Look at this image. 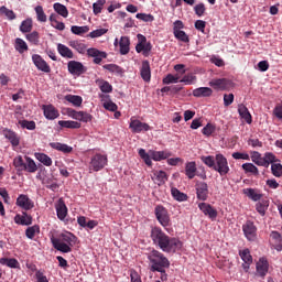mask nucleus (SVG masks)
I'll return each instance as SVG.
<instances>
[{"instance_id": "nucleus-1", "label": "nucleus", "mask_w": 282, "mask_h": 282, "mask_svg": "<svg viewBox=\"0 0 282 282\" xmlns=\"http://www.w3.org/2000/svg\"><path fill=\"white\" fill-rule=\"evenodd\" d=\"M150 239L153 246L169 254H175L177 250H182V240L166 235L160 227H152L150 231Z\"/></svg>"}, {"instance_id": "nucleus-2", "label": "nucleus", "mask_w": 282, "mask_h": 282, "mask_svg": "<svg viewBox=\"0 0 282 282\" xmlns=\"http://www.w3.org/2000/svg\"><path fill=\"white\" fill-rule=\"evenodd\" d=\"M200 160L206 166H208V169H213L214 171L219 173L221 177L230 173L228 159H226V156H224V154L221 153H218L215 156L213 155L202 156Z\"/></svg>"}, {"instance_id": "nucleus-3", "label": "nucleus", "mask_w": 282, "mask_h": 282, "mask_svg": "<svg viewBox=\"0 0 282 282\" xmlns=\"http://www.w3.org/2000/svg\"><path fill=\"white\" fill-rule=\"evenodd\" d=\"M148 261L151 272H156L158 270H169L171 268V261L164 253L159 250L153 249L148 254Z\"/></svg>"}, {"instance_id": "nucleus-4", "label": "nucleus", "mask_w": 282, "mask_h": 282, "mask_svg": "<svg viewBox=\"0 0 282 282\" xmlns=\"http://www.w3.org/2000/svg\"><path fill=\"white\" fill-rule=\"evenodd\" d=\"M51 242L55 250L67 254L68 252H72V248H74V243H76V236L72 232L61 234L58 238H52Z\"/></svg>"}, {"instance_id": "nucleus-5", "label": "nucleus", "mask_w": 282, "mask_h": 282, "mask_svg": "<svg viewBox=\"0 0 282 282\" xmlns=\"http://www.w3.org/2000/svg\"><path fill=\"white\" fill-rule=\"evenodd\" d=\"M108 159L107 155L101 153H96L90 158V162L88 164L89 171H94L95 173H98V171H102L105 169V165L107 164Z\"/></svg>"}, {"instance_id": "nucleus-6", "label": "nucleus", "mask_w": 282, "mask_h": 282, "mask_svg": "<svg viewBox=\"0 0 282 282\" xmlns=\"http://www.w3.org/2000/svg\"><path fill=\"white\" fill-rule=\"evenodd\" d=\"M155 217L163 228H169V226H171V217L169 216V210H166L164 206L158 205L155 207Z\"/></svg>"}, {"instance_id": "nucleus-7", "label": "nucleus", "mask_w": 282, "mask_h": 282, "mask_svg": "<svg viewBox=\"0 0 282 282\" xmlns=\"http://www.w3.org/2000/svg\"><path fill=\"white\" fill-rule=\"evenodd\" d=\"M66 115L73 120H78L79 122H91L93 116L85 111H76L74 108H66Z\"/></svg>"}, {"instance_id": "nucleus-8", "label": "nucleus", "mask_w": 282, "mask_h": 282, "mask_svg": "<svg viewBox=\"0 0 282 282\" xmlns=\"http://www.w3.org/2000/svg\"><path fill=\"white\" fill-rule=\"evenodd\" d=\"M138 40L139 43L135 46V51L138 52V54L142 53L143 56H149L151 50H153V45L151 44V42H147V36L142 34H138Z\"/></svg>"}, {"instance_id": "nucleus-9", "label": "nucleus", "mask_w": 282, "mask_h": 282, "mask_svg": "<svg viewBox=\"0 0 282 282\" xmlns=\"http://www.w3.org/2000/svg\"><path fill=\"white\" fill-rule=\"evenodd\" d=\"M209 87H213L216 91H228L232 87V82L227 78H216L209 82Z\"/></svg>"}, {"instance_id": "nucleus-10", "label": "nucleus", "mask_w": 282, "mask_h": 282, "mask_svg": "<svg viewBox=\"0 0 282 282\" xmlns=\"http://www.w3.org/2000/svg\"><path fill=\"white\" fill-rule=\"evenodd\" d=\"M242 232L248 241H257V226L254 225V221L247 220L242 225Z\"/></svg>"}, {"instance_id": "nucleus-11", "label": "nucleus", "mask_w": 282, "mask_h": 282, "mask_svg": "<svg viewBox=\"0 0 282 282\" xmlns=\"http://www.w3.org/2000/svg\"><path fill=\"white\" fill-rule=\"evenodd\" d=\"M33 65L40 70L44 72V74H50L52 72V67H50V64L39 54L32 55Z\"/></svg>"}, {"instance_id": "nucleus-12", "label": "nucleus", "mask_w": 282, "mask_h": 282, "mask_svg": "<svg viewBox=\"0 0 282 282\" xmlns=\"http://www.w3.org/2000/svg\"><path fill=\"white\" fill-rule=\"evenodd\" d=\"M67 69L73 76H82V74H85V72H87L85 65H83V63L78 61H69L67 63Z\"/></svg>"}, {"instance_id": "nucleus-13", "label": "nucleus", "mask_w": 282, "mask_h": 282, "mask_svg": "<svg viewBox=\"0 0 282 282\" xmlns=\"http://www.w3.org/2000/svg\"><path fill=\"white\" fill-rule=\"evenodd\" d=\"M268 270H270V262H268V258H259L258 262L256 263V272L258 276L264 279V276L268 274Z\"/></svg>"}, {"instance_id": "nucleus-14", "label": "nucleus", "mask_w": 282, "mask_h": 282, "mask_svg": "<svg viewBox=\"0 0 282 282\" xmlns=\"http://www.w3.org/2000/svg\"><path fill=\"white\" fill-rule=\"evenodd\" d=\"M15 204L19 206V208H22V210H32V208H34V202L29 195L24 194L18 196Z\"/></svg>"}, {"instance_id": "nucleus-15", "label": "nucleus", "mask_w": 282, "mask_h": 282, "mask_svg": "<svg viewBox=\"0 0 282 282\" xmlns=\"http://www.w3.org/2000/svg\"><path fill=\"white\" fill-rule=\"evenodd\" d=\"M198 208L199 210H202V213L208 217L209 219H212V221H215L217 219V209H215L210 204L208 203H199L198 204Z\"/></svg>"}, {"instance_id": "nucleus-16", "label": "nucleus", "mask_w": 282, "mask_h": 282, "mask_svg": "<svg viewBox=\"0 0 282 282\" xmlns=\"http://www.w3.org/2000/svg\"><path fill=\"white\" fill-rule=\"evenodd\" d=\"M130 129L132 133H142V131H151V126L144 123L138 119H131Z\"/></svg>"}, {"instance_id": "nucleus-17", "label": "nucleus", "mask_w": 282, "mask_h": 282, "mask_svg": "<svg viewBox=\"0 0 282 282\" xmlns=\"http://www.w3.org/2000/svg\"><path fill=\"white\" fill-rule=\"evenodd\" d=\"M197 199L206 202L208 199V184L206 182H198L195 185Z\"/></svg>"}, {"instance_id": "nucleus-18", "label": "nucleus", "mask_w": 282, "mask_h": 282, "mask_svg": "<svg viewBox=\"0 0 282 282\" xmlns=\"http://www.w3.org/2000/svg\"><path fill=\"white\" fill-rule=\"evenodd\" d=\"M239 257L243 261L242 270L249 272L250 265H252V254H250V249L240 250Z\"/></svg>"}, {"instance_id": "nucleus-19", "label": "nucleus", "mask_w": 282, "mask_h": 282, "mask_svg": "<svg viewBox=\"0 0 282 282\" xmlns=\"http://www.w3.org/2000/svg\"><path fill=\"white\" fill-rule=\"evenodd\" d=\"M87 55L94 58L93 63H95V65H100V63H102V58H107V52H102L94 47L87 50Z\"/></svg>"}, {"instance_id": "nucleus-20", "label": "nucleus", "mask_w": 282, "mask_h": 282, "mask_svg": "<svg viewBox=\"0 0 282 282\" xmlns=\"http://www.w3.org/2000/svg\"><path fill=\"white\" fill-rule=\"evenodd\" d=\"M151 180L154 184H158V186H163V184H166L169 176L166 175V172L162 170H154L152 171Z\"/></svg>"}, {"instance_id": "nucleus-21", "label": "nucleus", "mask_w": 282, "mask_h": 282, "mask_svg": "<svg viewBox=\"0 0 282 282\" xmlns=\"http://www.w3.org/2000/svg\"><path fill=\"white\" fill-rule=\"evenodd\" d=\"M243 195H246L249 199L252 202H261L263 198V194L261 193V189L258 188H245L242 189Z\"/></svg>"}, {"instance_id": "nucleus-22", "label": "nucleus", "mask_w": 282, "mask_h": 282, "mask_svg": "<svg viewBox=\"0 0 282 282\" xmlns=\"http://www.w3.org/2000/svg\"><path fill=\"white\" fill-rule=\"evenodd\" d=\"M140 76L144 83H151V64L147 59L141 64Z\"/></svg>"}, {"instance_id": "nucleus-23", "label": "nucleus", "mask_w": 282, "mask_h": 282, "mask_svg": "<svg viewBox=\"0 0 282 282\" xmlns=\"http://www.w3.org/2000/svg\"><path fill=\"white\" fill-rule=\"evenodd\" d=\"M43 111H44V117L46 120H56V118H58V116H61V113L58 112L56 107H54L52 105H46V106L44 105Z\"/></svg>"}, {"instance_id": "nucleus-24", "label": "nucleus", "mask_w": 282, "mask_h": 282, "mask_svg": "<svg viewBox=\"0 0 282 282\" xmlns=\"http://www.w3.org/2000/svg\"><path fill=\"white\" fill-rule=\"evenodd\" d=\"M3 135L7 140H9V142H11L12 147H19V144H21V138L19 134H17V132L6 129L3 130Z\"/></svg>"}, {"instance_id": "nucleus-25", "label": "nucleus", "mask_w": 282, "mask_h": 282, "mask_svg": "<svg viewBox=\"0 0 282 282\" xmlns=\"http://www.w3.org/2000/svg\"><path fill=\"white\" fill-rule=\"evenodd\" d=\"M15 224L20 226H32V216L28 215V213L23 212L22 215L17 214L14 217Z\"/></svg>"}, {"instance_id": "nucleus-26", "label": "nucleus", "mask_w": 282, "mask_h": 282, "mask_svg": "<svg viewBox=\"0 0 282 282\" xmlns=\"http://www.w3.org/2000/svg\"><path fill=\"white\" fill-rule=\"evenodd\" d=\"M193 96L195 98H210L213 96V88L199 87L193 90Z\"/></svg>"}, {"instance_id": "nucleus-27", "label": "nucleus", "mask_w": 282, "mask_h": 282, "mask_svg": "<svg viewBox=\"0 0 282 282\" xmlns=\"http://www.w3.org/2000/svg\"><path fill=\"white\" fill-rule=\"evenodd\" d=\"M185 175L188 180H194L195 175H197V163L195 161L185 164Z\"/></svg>"}, {"instance_id": "nucleus-28", "label": "nucleus", "mask_w": 282, "mask_h": 282, "mask_svg": "<svg viewBox=\"0 0 282 282\" xmlns=\"http://www.w3.org/2000/svg\"><path fill=\"white\" fill-rule=\"evenodd\" d=\"M238 113L247 122V124H252V115H250V111L248 110V107L245 105H240L238 107Z\"/></svg>"}, {"instance_id": "nucleus-29", "label": "nucleus", "mask_w": 282, "mask_h": 282, "mask_svg": "<svg viewBox=\"0 0 282 282\" xmlns=\"http://www.w3.org/2000/svg\"><path fill=\"white\" fill-rule=\"evenodd\" d=\"M50 147L51 149H55V151H61L62 153H66V154L72 153V151H74V148L61 142H52L50 143Z\"/></svg>"}, {"instance_id": "nucleus-30", "label": "nucleus", "mask_w": 282, "mask_h": 282, "mask_svg": "<svg viewBox=\"0 0 282 282\" xmlns=\"http://www.w3.org/2000/svg\"><path fill=\"white\" fill-rule=\"evenodd\" d=\"M14 50L19 54H25V52H28L30 47L28 46V43L23 39L17 37L14 42Z\"/></svg>"}, {"instance_id": "nucleus-31", "label": "nucleus", "mask_w": 282, "mask_h": 282, "mask_svg": "<svg viewBox=\"0 0 282 282\" xmlns=\"http://www.w3.org/2000/svg\"><path fill=\"white\" fill-rule=\"evenodd\" d=\"M1 265H7L8 268H13L14 270H19L21 268V263L15 258H1Z\"/></svg>"}, {"instance_id": "nucleus-32", "label": "nucleus", "mask_w": 282, "mask_h": 282, "mask_svg": "<svg viewBox=\"0 0 282 282\" xmlns=\"http://www.w3.org/2000/svg\"><path fill=\"white\" fill-rule=\"evenodd\" d=\"M57 52L63 58H74V52L70 51L65 44H57Z\"/></svg>"}, {"instance_id": "nucleus-33", "label": "nucleus", "mask_w": 282, "mask_h": 282, "mask_svg": "<svg viewBox=\"0 0 282 282\" xmlns=\"http://www.w3.org/2000/svg\"><path fill=\"white\" fill-rule=\"evenodd\" d=\"M56 213L61 221H63V219L67 217V205H65V202H63L62 199H59L58 204L56 205Z\"/></svg>"}, {"instance_id": "nucleus-34", "label": "nucleus", "mask_w": 282, "mask_h": 282, "mask_svg": "<svg viewBox=\"0 0 282 282\" xmlns=\"http://www.w3.org/2000/svg\"><path fill=\"white\" fill-rule=\"evenodd\" d=\"M270 206V200L262 199L256 204V210L261 215V217H265V213Z\"/></svg>"}, {"instance_id": "nucleus-35", "label": "nucleus", "mask_w": 282, "mask_h": 282, "mask_svg": "<svg viewBox=\"0 0 282 282\" xmlns=\"http://www.w3.org/2000/svg\"><path fill=\"white\" fill-rule=\"evenodd\" d=\"M129 45H131V41L129 40L128 36H121L120 42H119V47H120V54L122 56L127 55L129 52Z\"/></svg>"}, {"instance_id": "nucleus-36", "label": "nucleus", "mask_w": 282, "mask_h": 282, "mask_svg": "<svg viewBox=\"0 0 282 282\" xmlns=\"http://www.w3.org/2000/svg\"><path fill=\"white\" fill-rule=\"evenodd\" d=\"M24 160H25L24 171H26V173H35L36 171H39V166H36V162H34L32 158L24 156Z\"/></svg>"}, {"instance_id": "nucleus-37", "label": "nucleus", "mask_w": 282, "mask_h": 282, "mask_svg": "<svg viewBox=\"0 0 282 282\" xmlns=\"http://www.w3.org/2000/svg\"><path fill=\"white\" fill-rule=\"evenodd\" d=\"M251 161L257 164V166H268L264 156H261V153L253 151L251 152Z\"/></svg>"}, {"instance_id": "nucleus-38", "label": "nucleus", "mask_w": 282, "mask_h": 282, "mask_svg": "<svg viewBox=\"0 0 282 282\" xmlns=\"http://www.w3.org/2000/svg\"><path fill=\"white\" fill-rule=\"evenodd\" d=\"M53 9L56 13L59 14V17H63L64 19H67V17H69V11L67 10V7H65V4L56 2L53 4Z\"/></svg>"}, {"instance_id": "nucleus-39", "label": "nucleus", "mask_w": 282, "mask_h": 282, "mask_svg": "<svg viewBox=\"0 0 282 282\" xmlns=\"http://www.w3.org/2000/svg\"><path fill=\"white\" fill-rule=\"evenodd\" d=\"M97 85L102 94H111L113 91V86L105 79L98 80Z\"/></svg>"}, {"instance_id": "nucleus-40", "label": "nucleus", "mask_w": 282, "mask_h": 282, "mask_svg": "<svg viewBox=\"0 0 282 282\" xmlns=\"http://www.w3.org/2000/svg\"><path fill=\"white\" fill-rule=\"evenodd\" d=\"M58 126L62 127L63 129H80L82 124L78 121H65V120H59Z\"/></svg>"}, {"instance_id": "nucleus-41", "label": "nucleus", "mask_w": 282, "mask_h": 282, "mask_svg": "<svg viewBox=\"0 0 282 282\" xmlns=\"http://www.w3.org/2000/svg\"><path fill=\"white\" fill-rule=\"evenodd\" d=\"M42 184L46 186V188H50V191H58V183L54 182L53 177H44L42 178Z\"/></svg>"}, {"instance_id": "nucleus-42", "label": "nucleus", "mask_w": 282, "mask_h": 282, "mask_svg": "<svg viewBox=\"0 0 282 282\" xmlns=\"http://www.w3.org/2000/svg\"><path fill=\"white\" fill-rule=\"evenodd\" d=\"M65 100L74 105V107H80L83 105V97L78 95H67L65 96Z\"/></svg>"}, {"instance_id": "nucleus-43", "label": "nucleus", "mask_w": 282, "mask_h": 282, "mask_svg": "<svg viewBox=\"0 0 282 282\" xmlns=\"http://www.w3.org/2000/svg\"><path fill=\"white\" fill-rule=\"evenodd\" d=\"M152 160H154L155 162H160L162 160H166L167 158H171V153L166 152V151H154L152 152Z\"/></svg>"}, {"instance_id": "nucleus-44", "label": "nucleus", "mask_w": 282, "mask_h": 282, "mask_svg": "<svg viewBox=\"0 0 282 282\" xmlns=\"http://www.w3.org/2000/svg\"><path fill=\"white\" fill-rule=\"evenodd\" d=\"M26 41H29V43H31L32 45H39L40 41H41V35L39 34V32L33 31L32 33H29L25 35Z\"/></svg>"}, {"instance_id": "nucleus-45", "label": "nucleus", "mask_w": 282, "mask_h": 282, "mask_svg": "<svg viewBox=\"0 0 282 282\" xmlns=\"http://www.w3.org/2000/svg\"><path fill=\"white\" fill-rule=\"evenodd\" d=\"M0 14L6 17L9 21H14V19H17V13H14V11L8 9L6 6H2L0 8Z\"/></svg>"}, {"instance_id": "nucleus-46", "label": "nucleus", "mask_w": 282, "mask_h": 282, "mask_svg": "<svg viewBox=\"0 0 282 282\" xmlns=\"http://www.w3.org/2000/svg\"><path fill=\"white\" fill-rule=\"evenodd\" d=\"M35 158L39 160V162H41V164H44V166H52V158H50L47 154L37 153Z\"/></svg>"}, {"instance_id": "nucleus-47", "label": "nucleus", "mask_w": 282, "mask_h": 282, "mask_svg": "<svg viewBox=\"0 0 282 282\" xmlns=\"http://www.w3.org/2000/svg\"><path fill=\"white\" fill-rule=\"evenodd\" d=\"M39 232H41V227L39 225L29 227L25 230V235H26L28 239H34V237H36V234L39 235Z\"/></svg>"}, {"instance_id": "nucleus-48", "label": "nucleus", "mask_w": 282, "mask_h": 282, "mask_svg": "<svg viewBox=\"0 0 282 282\" xmlns=\"http://www.w3.org/2000/svg\"><path fill=\"white\" fill-rule=\"evenodd\" d=\"M70 32L73 34H76L77 36H83V34H87V32H89V28L87 25L85 26L73 25L70 28Z\"/></svg>"}, {"instance_id": "nucleus-49", "label": "nucleus", "mask_w": 282, "mask_h": 282, "mask_svg": "<svg viewBox=\"0 0 282 282\" xmlns=\"http://www.w3.org/2000/svg\"><path fill=\"white\" fill-rule=\"evenodd\" d=\"M13 166L17 171H25V160H23V156H15L13 160Z\"/></svg>"}, {"instance_id": "nucleus-50", "label": "nucleus", "mask_w": 282, "mask_h": 282, "mask_svg": "<svg viewBox=\"0 0 282 282\" xmlns=\"http://www.w3.org/2000/svg\"><path fill=\"white\" fill-rule=\"evenodd\" d=\"M172 196L174 197V199H176V202H186V199H188V196L182 192H180V189L173 187L172 188Z\"/></svg>"}, {"instance_id": "nucleus-51", "label": "nucleus", "mask_w": 282, "mask_h": 282, "mask_svg": "<svg viewBox=\"0 0 282 282\" xmlns=\"http://www.w3.org/2000/svg\"><path fill=\"white\" fill-rule=\"evenodd\" d=\"M20 32L23 34H28V32H32V19H26L22 21L20 25Z\"/></svg>"}, {"instance_id": "nucleus-52", "label": "nucleus", "mask_w": 282, "mask_h": 282, "mask_svg": "<svg viewBox=\"0 0 282 282\" xmlns=\"http://www.w3.org/2000/svg\"><path fill=\"white\" fill-rule=\"evenodd\" d=\"M242 169L246 173H252L253 175H259V169L252 163H243Z\"/></svg>"}, {"instance_id": "nucleus-53", "label": "nucleus", "mask_w": 282, "mask_h": 282, "mask_svg": "<svg viewBox=\"0 0 282 282\" xmlns=\"http://www.w3.org/2000/svg\"><path fill=\"white\" fill-rule=\"evenodd\" d=\"M35 12L37 17V21L41 23H45L47 21V15L45 14V11H43V7L37 6L35 7Z\"/></svg>"}, {"instance_id": "nucleus-54", "label": "nucleus", "mask_w": 282, "mask_h": 282, "mask_svg": "<svg viewBox=\"0 0 282 282\" xmlns=\"http://www.w3.org/2000/svg\"><path fill=\"white\" fill-rule=\"evenodd\" d=\"M137 19H139L140 21H144V23H153V21H155V17H153V14L149 13H137Z\"/></svg>"}, {"instance_id": "nucleus-55", "label": "nucleus", "mask_w": 282, "mask_h": 282, "mask_svg": "<svg viewBox=\"0 0 282 282\" xmlns=\"http://www.w3.org/2000/svg\"><path fill=\"white\" fill-rule=\"evenodd\" d=\"M271 173L274 177H282V164L281 163H272L271 164Z\"/></svg>"}, {"instance_id": "nucleus-56", "label": "nucleus", "mask_w": 282, "mask_h": 282, "mask_svg": "<svg viewBox=\"0 0 282 282\" xmlns=\"http://www.w3.org/2000/svg\"><path fill=\"white\" fill-rule=\"evenodd\" d=\"M174 36H175V39H177L178 41H182L183 43H188L191 41L188 39V35L186 34V32H184L182 30H175Z\"/></svg>"}, {"instance_id": "nucleus-57", "label": "nucleus", "mask_w": 282, "mask_h": 282, "mask_svg": "<svg viewBox=\"0 0 282 282\" xmlns=\"http://www.w3.org/2000/svg\"><path fill=\"white\" fill-rule=\"evenodd\" d=\"M105 3H107V0H98L93 4V12L94 14H100L102 12V8H105Z\"/></svg>"}, {"instance_id": "nucleus-58", "label": "nucleus", "mask_w": 282, "mask_h": 282, "mask_svg": "<svg viewBox=\"0 0 282 282\" xmlns=\"http://www.w3.org/2000/svg\"><path fill=\"white\" fill-rule=\"evenodd\" d=\"M19 123L22 129H28L29 131H34V129H36V122L34 121L22 120L19 121Z\"/></svg>"}, {"instance_id": "nucleus-59", "label": "nucleus", "mask_w": 282, "mask_h": 282, "mask_svg": "<svg viewBox=\"0 0 282 282\" xmlns=\"http://www.w3.org/2000/svg\"><path fill=\"white\" fill-rule=\"evenodd\" d=\"M104 69L111 72L112 74H122V67L116 64H106L104 65Z\"/></svg>"}, {"instance_id": "nucleus-60", "label": "nucleus", "mask_w": 282, "mask_h": 282, "mask_svg": "<svg viewBox=\"0 0 282 282\" xmlns=\"http://www.w3.org/2000/svg\"><path fill=\"white\" fill-rule=\"evenodd\" d=\"M171 83H180V76L169 74L165 78H163V85H171Z\"/></svg>"}, {"instance_id": "nucleus-61", "label": "nucleus", "mask_w": 282, "mask_h": 282, "mask_svg": "<svg viewBox=\"0 0 282 282\" xmlns=\"http://www.w3.org/2000/svg\"><path fill=\"white\" fill-rule=\"evenodd\" d=\"M107 32H109V30H107V29H97L95 31H91L89 33V36H90V39H98L100 36H104V34H107Z\"/></svg>"}, {"instance_id": "nucleus-62", "label": "nucleus", "mask_w": 282, "mask_h": 282, "mask_svg": "<svg viewBox=\"0 0 282 282\" xmlns=\"http://www.w3.org/2000/svg\"><path fill=\"white\" fill-rule=\"evenodd\" d=\"M202 133L203 135H207V138L213 135V133H215V126L207 123L206 127L203 128Z\"/></svg>"}, {"instance_id": "nucleus-63", "label": "nucleus", "mask_w": 282, "mask_h": 282, "mask_svg": "<svg viewBox=\"0 0 282 282\" xmlns=\"http://www.w3.org/2000/svg\"><path fill=\"white\" fill-rule=\"evenodd\" d=\"M195 80H197V77H195V75L193 74H188L185 75L180 83H185V85H193V83H195Z\"/></svg>"}, {"instance_id": "nucleus-64", "label": "nucleus", "mask_w": 282, "mask_h": 282, "mask_svg": "<svg viewBox=\"0 0 282 282\" xmlns=\"http://www.w3.org/2000/svg\"><path fill=\"white\" fill-rule=\"evenodd\" d=\"M104 109H107V111H118V105L111 100L104 101Z\"/></svg>"}]
</instances>
